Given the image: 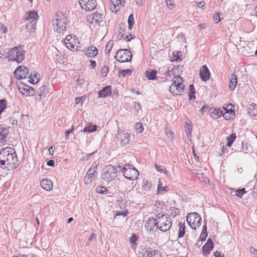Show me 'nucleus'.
<instances>
[{
  "label": "nucleus",
  "mask_w": 257,
  "mask_h": 257,
  "mask_svg": "<svg viewBox=\"0 0 257 257\" xmlns=\"http://www.w3.org/2000/svg\"><path fill=\"white\" fill-rule=\"evenodd\" d=\"M15 151L12 148H6L0 151V164L8 166L9 170L15 169L18 165Z\"/></svg>",
  "instance_id": "1"
},
{
  "label": "nucleus",
  "mask_w": 257,
  "mask_h": 257,
  "mask_svg": "<svg viewBox=\"0 0 257 257\" xmlns=\"http://www.w3.org/2000/svg\"><path fill=\"white\" fill-rule=\"evenodd\" d=\"M116 167L111 165H107L102 170L101 179L105 183H108L115 179L117 176Z\"/></svg>",
  "instance_id": "2"
},
{
  "label": "nucleus",
  "mask_w": 257,
  "mask_h": 257,
  "mask_svg": "<svg viewBox=\"0 0 257 257\" xmlns=\"http://www.w3.org/2000/svg\"><path fill=\"white\" fill-rule=\"evenodd\" d=\"M8 58L10 60L21 63L24 59L25 51L21 46L13 48L8 52Z\"/></svg>",
  "instance_id": "3"
},
{
  "label": "nucleus",
  "mask_w": 257,
  "mask_h": 257,
  "mask_svg": "<svg viewBox=\"0 0 257 257\" xmlns=\"http://www.w3.org/2000/svg\"><path fill=\"white\" fill-rule=\"evenodd\" d=\"M172 83L169 87L170 92L174 94L178 95L184 89L183 79L179 75H176L172 79Z\"/></svg>",
  "instance_id": "4"
},
{
  "label": "nucleus",
  "mask_w": 257,
  "mask_h": 257,
  "mask_svg": "<svg viewBox=\"0 0 257 257\" xmlns=\"http://www.w3.org/2000/svg\"><path fill=\"white\" fill-rule=\"evenodd\" d=\"M124 177L129 180H135L139 175L137 169L132 165L126 164L121 169Z\"/></svg>",
  "instance_id": "5"
},
{
  "label": "nucleus",
  "mask_w": 257,
  "mask_h": 257,
  "mask_svg": "<svg viewBox=\"0 0 257 257\" xmlns=\"http://www.w3.org/2000/svg\"><path fill=\"white\" fill-rule=\"evenodd\" d=\"M156 218H158V223L159 229L165 232L169 230L172 226V221L170 216L168 215H156Z\"/></svg>",
  "instance_id": "6"
},
{
  "label": "nucleus",
  "mask_w": 257,
  "mask_h": 257,
  "mask_svg": "<svg viewBox=\"0 0 257 257\" xmlns=\"http://www.w3.org/2000/svg\"><path fill=\"white\" fill-rule=\"evenodd\" d=\"M67 25V18L63 15H57L53 21L54 31L59 34L66 29Z\"/></svg>",
  "instance_id": "7"
},
{
  "label": "nucleus",
  "mask_w": 257,
  "mask_h": 257,
  "mask_svg": "<svg viewBox=\"0 0 257 257\" xmlns=\"http://www.w3.org/2000/svg\"><path fill=\"white\" fill-rule=\"evenodd\" d=\"M14 74L16 78L18 79H26L29 78L28 81L32 84H34L35 79H33V75L31 73L29 74V70L26 67L21 66L17 68Z\"/></svg>",
  "instance_id": "8"
},
{
  "label": "nucleus",
  "mask_w": 257,
  "mask_h": 257,
  "mask_svg": "<svg viewBox=\"0 0 257 257\" xmlns=\"http://www.w3.org/2000/svg\"><path fill=\"white\" fill-rule=\"evenodd\" d=\"M66 47L72 51H77L80 48V44L74 35H67L64 40Z\"/></svg>",
  "instance_id": "9"
},
{
  "label": "nucleus",
  "mask_w": 257,
  "mask_h": 257,
  "mask_svg": "<svg viewBox=\"0 0 257 257\" xmlns=\"http://www.w3.org/2000/svg\"><path fill=\"white\" fill-rule=\"evenodd\" d=\"M200 215L196 212L189 213L186 217V221L189 226L193 229H196L201 224Z\"/></svg>",
  "instance_id": "10"
},
{
  "label": "nucleus",
  "mask_w": 257,
  "mask_h": 257,
  "mask_svg": "<svg viewBox=\"0 0 257 257\" xmlns=\"http://www.w3.org/2000/svg\"><path fill=\"white\" fill-rule=\"evenodd\" d=\"M115 58L121 63L129 62L132 58V53L128 49H120L116 52Z\"/></svg>",
  "instance_id": "11"
},
{
  "label": "nucleus",
  "mask_w": 257,
  "mask_h": 257,
  "mask_svg": "<svg viewBox=\"0 0 257 257\" xmlns=\"http://www.w3.org/2000/svg\"><path fill=\"white\" fill-rule=\"evenodd\" d=\"M79 3L81 8L86 11L94 10L97 5L95 0H79Z\"/></svg>",
  "instance_id": "12"
},
{
  "label": "nucleus",
  "mask_w": 257,
  "mask_h": 257,
  "mask_svg": "<svg viewBox=\"0 0 257 257\" xmlns=\"http://www.w3.org/2000/svg\"><path fill=\"white\" fill-rule=\"evenodd\" d=\"M18 88L19 91L24 95L32 96L35 94V90L33 88L24 84L20 83L18 84Z\"/></svg>",
  "instance_id": "13"
},
{
  "label": "nucleus",
  "mask_w": 257,
  "mask_h": 257,
  "mask_svg": "<svg viewBox=\"0 0 257 257\" xmlns=\"http://www.w3.org/2000/svg\"><path fill=\"white\" fill-rule=\"evenodd\" d=\"M116 139L121 145L125 146L128 144L130 135L123 131L119 132L116 136Z\"/></svg>",
  "instance_id": "14"
},
{
  "label": "nucleus",
  "mask_w": 257,
  "mask_h": 257,
  "mask_svg": "<svg viewBox=\"0 0 257 257\" xmlns=\"http://www.w3.org/2000/svg\"><path fill=\"white\" fill-rule=\"evenodd\" d=\"M145 227L147 229V230L149 232L153 231L155 227L156 229H159L158 218L153 217L149 218L148 220L146 221L145 224Z\"/></svg>",
  "instance_id": "15"
},
{
  "label": "nucleus",
  "mask_w": 257,
  "mask_h": 257,
  "mask_svg": "<svg viewBox=\"0 0 257 257\" xmlns=\"http://www.w3.org/2000/svg\"><path fill=\"white\" fill-rule=\"evenodd\" d=\"M97 169V165H92L88 170L86 175L84 177V182L85 184H89L91 182L92 178Z\"/></svg>",
  "instance_id": "16"
},
{
  "label": "nucleus",
  "mask_w": 257,
  "mask_h": 257,
  "mask_svg": "<svg viewBox=\"0 0 257 257\" xmlns=\"http://www.w3.org/2000/svg\"><path fill=\"white\" fill-rule=\"evenodd\" d=\"M38 17V14L36 11L29 12L26 18V20L28 21L27 25H28V23H29L32 27L35 26L36 24Z\"/></svg>",
  "instance_id": "17"
},
{
  "label": "nucleus",
  "mask_w": 257,
  "mask_h": 257,
  "mask_svg": "<svg viewBox=\"0 0 257 257\" xmlns=\"http://www.w3.org/2000/svg\"><path fill=\"white\" fill-rule=\"evenodd\" d=\"M200 76L201 79L203 81H206L209 80L210 77V74L209 69L206 65L202 66L200 70Z\"/></svg>",
  "instance_id": "18"
},
{
  "label": "nucleus",
  "mask_w": 257,
  "mask_h": 257,
  "mask_svg": "<svg viewBox=\"0 0 257 257\" xmlns=\"http://www.w3.org/2000/svg\"><path fill=\"white\" fill-rule=\"evenodd\" d=\"M112 5L111 9L112 12L116 13L120 9L122 5L124 3V0H110Z\"/></svg>",
  "instance_id": "19"
},
{
  "label": "nucleus",
  "mask_w": 257,
  "mask_h": 257,
  "mask_svg": "<svg viewBox=\"0 0 257 257\" xmlns=\"http://www.w3.org/2000/svg\"><path fill=\"white\" fill-rule=\"evenodd\" d=\"M41 186L46 191H50L52 189L53 184L52 181L48 178L44 179L40 182Z\"/></svg>",
  "instance_id": "20"
},
{
  "label": "nucleus",
  "mask_w": 257,
  "mask_h": 257,
  "mask_svg": "<svg viewBox=\"0 0 257 257\" xmlns=\"http://www.w3.org/2000/svg\"><path fill=\"white\" fill-rule=\"evenodd\" d=\"M98 54L97 49L94 46H91L90 47L86 48L85 50V55L88 57H93Z\"/></svg>",
  "instance_id": "21"
},
{
  "label": "nucleus",
  "mask_w": 257,
  "mask_h": 257,
  "mask_svg": "<svg viewBox=\"0 0 257 257\" xmlns=\"http://www.w3.org/2000/svg\"><path fill=\"white\" fill-rule=\"evenodd\" d=\"M213 244L211 239H208L207 242L202 247V250L205 254H209V252L213 249Z\"/></svg>",
  "instance_id": "22"
},
{
  "label": "nucleus",
  "mask_w": 257,
  "mask_h": 257,
  "mask_svg": "<svg viewBox=\"0 0 257 257\" xmlns=\"http://www.w3.org/2000/svg\"><path fill=\"white\" fill-rule=\"evenodd\" d=\"M111 86H107L99 91L98 95L99 97L105 98L111 94Z\"/></svg>",
  "instance_id": "23"
},
{
  "label": "nucleus",
  "mask_w": 257,
  "mask_h": 257,
  "mask_svg": "<svg viewBox=\"0 0 257 257\" xmlns=\"http://www.w3.org/2000/svg\"><path fill=\"white\" fill-rule=\"evenodd\" d=\"M237 84V77L234 73L230 76V82L229 83V89L231 91L234 90Z\"/></svg>",
  "instance_id": "24"
},
{
  "label": "nucleus",
  "mask_w": 257,
  "mask_h": 257,
  "mask_svg": "<svg viewBox=\"0 0 257 257\" xmlns=\"http://www.w3.org/2000/svg\"><path fill=\"white\" fill-rule=\"evenodd\" d=\"M146 77L149 80H157L156 72L153 70H149L146 72Z\"/></svg>",
  "instance_id": "25"
},
{
  "label": "nucleus",
  "mask_w": 257,
  "mask_h": 257,
  "mask_svg": "<svg viewBox=\"0 0 257 257\" xmlns=\"http://www.w3.org/2000/svg\"><path fill=\"white\" fill-rule=\"evenodd\" d=\"M8 130L0 125V140H4L7 137Z\"/></svg>",
  "instance_id": "26"
},
{
  "label": "nucleus",
  "mask_w": 257,
  "mask_h": 257,
  "mask_svg": "<svg viewBox=\"0 0 257 257\" xmlns=\"http://www.w3.org/2000/svg\"><path fill=\"white\" fill-rule=\"evenodd\" d=\"M97 126L96 125H89L84 127L83 131L84 133H90L95 132L97 130Z\"/></svg>",
  "instance_id": "27"
},
{
  "label": "nucleus",
  "mask_w": 257,
  "mask_h": 257,
  "mask_svg": "<svg viewBox=\"0 0 257 257\" xmlns=\"http://www.w3.org/2000/svg\"><path fill=\"white\" fill-rule=\"evenodd\" d=\"M236 138V134L235 133L231 134L229 137H227V146L230 147L235 141Z\"/></svg>",
  "instance_id": "28"
},
{
  "label": "nucleus",
  "mask_w": 257,
  "mask_h": 257,
  "mask_svg": "<svg viewBox=\"0 0 257 257\" xmlns=\"http://www.w3.org/2000/svg\"><path fill=\"white\" fill-rule=\"evenodd\" d=\"M147 257H162V256L158 250H153L148 251Z\"/></svg>",
  "instance_id": "29"
},
{
  "label": "nucleus",
  "mask_w": 257,
  "mask_h": 257,
  "mask_svg": "<svg viewBox=\"0 0 257 257\" xmlns=\"http://www.w3.org/2000/svg\"><path fill=\"white\" fill-rule=\"evenodd\" d=\"M179 233H178V237L181 238L182 237L184 234H185V226L184 223H182L181 222L179 223Z\"/></svg>",
  "instance_id": "30"
},
{
  "label": "nucleus",
  "mask_w": 257,
  "mask_h": 257,
  "mask_svg": "<svg viewBox=\"0 0 257 257\" xmlns=\"http://www.w3.org/2000/svg\"><path fill=\"white\" fill-rule=\"evenodd\" d=\"M138 239V237L136 234H133L129 239L130 243L131 244V247L133 249L136 247V242Z\"/></svg>",
  "instance_id": "31"
},
{
  "label": "nucleus",
  "mask_w": 257,
  "mask_h": 257,
  "mask_svg": "<svg viewBox=\"0 0 257 257\" xmlns=\"http://www.w3.org/2000/svg\"><path fill=\"white\" fill-rule=\"evenodd\" d=\"M48 92V89L47 86L46 85H43L39 89L38 93L39 95L40 96L46 95Z\"/></svg>",
  "instance_id": "32"
},
{
  "label": "nucleus",
  "mask_w": 257,
  "mask_h": 257,
  "mask_svg": "<svg viewBox=\"0 0 257 257\" xmlns=\"http://www.w3.org/2000/svg\"><path fill=\"white\" fill-rule=\"evenodd\" d=\"M113 45V41H109L107 42L106 44V47H105V53L106 54H109L110 52L112 47Z\"/></svg>",
  "instance_id": "33"
},
{
  "label": "nucleus",
  "mask_w": 257,
  "mask_h": 257,
  "mask_svg": "<svg viewBox=\"0 0 257 257\" xmlns=\"http://www.w3.org/2000/svg\"><path fill=\"white\" fill-rule=\"evenodd\" d=\"M195 90L194 88V86L193 84H191L189 85V99H192V98H195Z\"/></svg>",
  "instance_id": "34"
},
{
  "label": "nucleus",
  "mask_w": 257,
  "mask_h": 257,
  "mask_svg": "<svg viewBox=\"0 0 257 257\" xmlns=\"http://www.w3.org/2000/svg\"><path fill=\"white\" fill-rule=\"evenodd\" d=\"M127 22L128 24V28L130 30H132L134 23V18L133 14H131L128 16Z\"/></svg>",
  "instance_id": "35"
},
{
  "label": "nucleus",
  "mask_w": 257,
  "mask_h": 257,
  "mask_svg": "<svg viewBox=\"0 0 257 257\" xmlns=\"http://www.w3.org/2000/svg\"><path fill=\"white\" fill-rule=\"evenodd\" d=\"M96 191L98 193L102 194H106L108 191L107 189L106 188L101 186L97 187Z\"/></svg>",
  "instance_id": "36"
},
{
  "label": "nucleus",
  "mask_w": 257,
  "mask_h": 257,
  "mask_svg": "<svg viewBox=\"0 0 257 257\" xmlns=\"http://www.w3.org/2000/svg\"><path fill=\"white\" fill-rule=\"evenodd\" d=\"M108 72V67L106 66H103L100 71V75L102 77H105Z\"/></svg>",
  "instance_id": "37"
},
{
  "label": "nucleus",
  "mask_w": 257,
  "mask_h": 257,
  "mask_svg": "<svg viewBox=\"0 0 257 257\" xmlns=\"http://www.w3.org/2000/svg\"><path fill=\"white\" fill-rule=\"evenodd\" d=\"M125 25L124 24L120 23L118 25V33L121 34V38L123 37V33L125 31Z\"/></svg>",
  "instance_id": "38"
},
{
  "label": "nucleus",
  "mask_w": 257,
  "mask_h": 257,
  "mask_svg": "<svg viewBox=\"0 0 257 257\" xmlns=\"http://www.w3.org/2000/svg\"><path fill=\"white\" fill-rule=\"evenodd\" d=\"M207 227L205 225L203 226V228L202 232L200 234V238L202 240H204L207 236Z\"/></svg>",
  "instance_id": "39"
},
{
  "label": "nucleus",
  "mask_w": 257,
  "mask_h": 257,
  "mask_svg": "<svg viewBox=\"0 0 257 257\" xmlns=\"http://www.w3.org/2000/svg\"><path fill=\"white\" fill-rule=\"evenodd\" d=\"M170 215L173 217L176 216L179 213V209L174 207L170 208Z\"/></svg>",
  "instance_id": "40"
},
{
  "label": "nucleus",
  "mask_w": 257,
  "mask_h": 257,
  "mask_svg": "<svg viewBox=\"0 0 257 257\" xmlns=\"http://www.w3.org/2000/svg\"><path fill=\"white\" fill-rule=\"evenodd\" d=\"M6 103L7 102L5 99H0V114L5 109Z\"/></svg>",
  "instance_id": "41"
},
{
  "label": "nucleus",
  "mask_w": 257,
  "mask_h": 257,
  "mask_svg": "<svg viewBox=\"0 0 257 257\" xmlns=\"http://www.w3.org/2000/svg\"><path fill=\"white\" fill-rule=\"evenodd\" d=\"M142 186L146 190H149L151 187V184L148 180H144Z\"/></svg>",
  "instance_id": "42"
},
{
  "label": "nucleus",
  "mask_w": 257,
  "mask_h": 257,
  "mask_svg": "<svg viewBox=\"0 0 257 257\" xmlns=\"http://www.w3.org/2000/svg\"><path fill=\"white\" fill-rule=\"evenodd\" d=\"M213 114L217 117H219L222 115V112L220 108L214 109L212 112Z\"/></svg>",
  "instance_id": "43"
},
{
  "label": "nucleus",
  "mask_w": 257,
  "mask_h": 257,
  "mask_svg": "<svg viewBox=\"0 0 257 257\" xmlns=\"http://www.w3.org/2000/svg\"><path fill=\"white\" fill-rule=\"evenodd\" d=\"M102 15H100L97 13H95L92 15V19L95 21V22H97L99 21V19H101V17Z\"/></svg>",
  "instance_id": "44"
},
{
  "label": "nucleus",
  "mask_w": 257,
  "mask_h": 257,
  "mask_svg": "<svg viewBox=\"0 0 257 257\" xmlns=\"http://www.w3.org/2000/svg\"><path fill=\"white\" fill-rule=\"evenodd\" d=\"M157 171L160 172H164L166 173L167 170L163 166H158L157 164L155 165Z\"/></svg>",
  "instance_id": "45"
},
{
  "label": "nucleus",
  "mask_w": 257,
  "mask_h": 257,
  "mask_svg": "<svg viewBox=\"0 0 257 257\" xmlns=\"http://www.w3.org/2000/svg\"><path fill=\"white\" fill-rule=\"evenodd\" d=\"M136 129L139 133L142 132L144 130V128L142 123H137L136 124Z\"/></svg>",
  "instance_id": "46"
},
{
  "label": "nucleus",
  "mask_w": 257,
  "mask_h": 257,
  "mask_svg": "<svg viewBox=\"0 0 257 257\" xmlns=\"http://www.w3.org/2000/svg\"><path fill=\"white\" fill-rule=\"evenodd\" d=\"M132 70L130 69H125L121 71L122 75L123 76V77H125L127 75H130L132 74Z\"/></svg>",
  "instance_id": "47"
},
{
  "label": "nucleus",
  "mask_w": 257,
  "mask_h": 257,
  "mask_svg": "<svg viewBox=\"0 0 257 257\" xmlns=\"http://www.w3.org/2000/svg\"><path fill=\"white\" fill-rule=\"evenodd\" d=\"M128 213V212L127 210H126L125 211H116V212L115 213V215H123V216H126Z\"/></svg>",
  "instance_id": "48"
},
{
  "label": "nucleus",
  "mask_w": 257,
  "mask_h": 257,
  "mask_svg": "<svg viewBox=\"0 0 257 257\" xmlns=\"http://www.w3.org/2000/svg\"><path fill=\"white\" fill-rule=\"evenodd\" d=\"M74 130L73 126H72V128L70 130H69L65 132V139L67 140L68 139V135L69 134L71 133Z\"/></svg>",
  "instance_id": "49"
},
{
  "label": "nucleus",
  "mask_w": 257,
  "mask_h": 257,
  "mask_svg": "<svg viewBox=\"0 0 257 257\" xmlns=\"http://www.w3.org/2000/svg\"><path fill=\"white\" fill-rule=\"evenodd\" d=\"M1 31L2 33L5 34L7 32V28L3 24H0Z\"/></svg>",
  "instance_id": "50"
},
{
  "label": "nucleus",
  "mask_w": 257,
  "mask_h": 257,
  "mask_svg": "<svg viewBox=\"0 0 257 257\" xmlns=\"http://www.w3.org/2000/svg\"><path fill=\"white\" fill-rule=\"evenodd\" d=\"M213 20L216 22V23H218L220 21V19L219 16L218 14H215L213 16Z\"/></svg>",
  "instance_id": "51"
},
{
  "label": "nucleus",
  "mask_w": 257,
  "mask_h": 257,
  "mask_svg": "<svg viewBox=\"0 0 257 257\" xmlns=\"http://www.w3.org/2000/svg\"><path fill=\"white\" fill-rule=\"evenodd\" d=\"M166 187H163L162 186V184L160 183V182H159V184L158 185V190L159 191H163L165 190Z\"/></svg>",
  "instance_id": "52"
},
{
  "label": "nucleus",
  "mask_w": 257,
  "mask_h": 257,
  "mask_svg": "<svg viewBox=\"0 0 257 257\" xmlns=\"http://www.w3.org/2000/svg\"><path fill=\"white\" fill-rule=\"evenodd\" d=\"M191 130H192V128L189 127V128H188V130L187 131V132H186L187 138L189 140H190L191 137Z\"/></svg>",
  "instance_id": "53"
},
{
  "label": "nucleus",
  "mask_w": 257,
  "mask_h": 257,
  "mask_svg": "<svg viewBox=\"0 0 257 257\" xmlns=\"http://www.w3.org/2000/svg\"><path fill=\"white\" fill-rule=\"evenodd\" d=\"M84 82H85V81L82 78H81V79L79 78L77 80V84L78 85H82L83 84H84Z\"/></svg>",
  "instance_id": "54"
},
{
  "label": "nucleus",
  "mask_w": 257,
  "mask_h": 257,
  "mask_svg": "<svg viewBox=\"0 0 257 257\" xmlns=\"http://www.w3.org/2000/svg\"><path fill=\"white\" fill-rule=\"evenodd\" d=\"M250 252L254 255H257V250L255 249L253 247L251 246L250 248Z\"/></svg>",
  "instance_id": "55"
},
{
  "label": "nucleus",
  "mask_w": 257,
  "mask_h": 257,
  "mask_svg": "<svg viewBox=\"0 0 257 257\" xmlns=\"http://www.w3.org/2000/svg\"><path fill=\"white\" fill-rule=\"evenodd\" d=\"M235 195L237 196V197H242V196H243V194L240 191V190L238 189V190H237L236 191H235Z\"/></svg>",
  "instance_id": "56"
},
{
  "label": "nucleus",
  "mask_w": 257,
  "mask_h": 257,
  "mask_svg": "<svg viewBox=\"0 0 257 257\" xmlns=\"http://www.w3.org/2000/svg\"><path fill=\"white\" fill-rule=\"evenodd\" d=\"M22 257H38V256L35 254L29 253L28 254H22Z\"/></svg>",
  "instance_id": "57"
},
{
  "label": "nucleus",
  "mask_w": 257,
  "mask_h": 257,
  "mask_svg": "<svg viewBox=\"0 0 257 257\" xmlns=\"http://www.w3.org/2000/svg\"><path fill=\"white\" fill-rule=\"evenodd\" d=\"M196 4H197V6L199 8H202L205 5V3L204 2L196 3Z\"/></svg>",
  "instance_id": "58"
},
{
  "label": "nucleus",
  "mask_w": 257,
  "mask_h": 257,
  "mask_svg": "<svg viewBox=\"0 0 257 257\" xmlns=\"http://www.w3.org/2000/svg\"><path fill=\"white\" fill-rule=\"evenodd\" d=\"M173 0H166V4L169 8L173 6Z\"/></svg>",
  "instance_id": "59"
},
{
  "label": "nucleus",
  "mask_w": 257,
  "mask_h": 257,
  "mask_svg": "<svg viewBox=\"0 0 257 257\" xmlns=\"http://www.w3.org/2000/svg\"><path fill=\"white\" fill-rule=\"evenodd\" d=\"M54 161L53 160H50L47 162V165L49 166H54Z\"/></svg>",
  "instance_id": "60"
},
{
  "label": "nucleus",
  "mask_w": 257,
  "mask_h": 257,
  "mask_svg": "<svg viewBox=\"0 0 257 257\" xmlns=\"http://www.w3.org/2000/svg\"><path fill=\"white\" fill-rule=\"evenodd\" d=\"M96 237V235L95 234L92 233L91 234L90 237L88 239V241H90L92 240L93 239H95Z\"/></svg>",
  "instance_id": "61"
},
{
  "label": "nucleus",
  "mask_w": 257,
  "mask_h": 257,
  "mask_svg": "<svg viewBox=\"0 0 257 257\" xmlns=\"http://www.w3.org/2000/svg\"><path fill=\"white\" fill-rule=\"evenodd\" d=\"M90 62L91 63V65L92 66V67L93 68H95L96 66V62L93 61V60H90Z\"/></svg>",
  "instance_id": "62"
},
{
  "label": "nucleus",
  "mask_w": 257,
  "mask_h": 257,
  "mask_svg": "<svg viewBox=\"0 0 257 257\" xmlns=\"http://www.w3.org/2000/svg\"><path fill=\"white\" fill-rule=\"evenodd\" d=\"M214 255L215 257H221V252H218V251H216L214 252Z\"/></svg>",
  "instance_id": "63"
},
{
  "label": "nucleus",
  "mask_w": 257,
  "mask_h": 257,
  "mask_svg": "<svg viewBox=\"0 0 257 257\" xmlns=\"http://www.w3.org/2000/svg\"><path fill=\"white\" fill-rule=\"evenodd\" d=\"M252 192L253 193L257 194V184L254 186Z\"/></svg>",
  "instance_id": "64"
}]
</instances>
